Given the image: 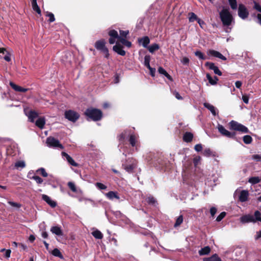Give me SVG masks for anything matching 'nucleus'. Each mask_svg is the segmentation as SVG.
I'll return each mask as SVG.
<instances>
[{
    "mask_svg": "<svg viewBox=\"0 0 261 261\" xmlns=\"http://www.w3.org/2000/svg\"><path fill=\"white\" fill-rule=\"evenodd\" d=\"M220 18L224 26L228 27L233 21V18L228 9L223 8L219 13Z\"/></svg>",
    "mask_w": 261,
    "mask_h": 261,
    "instance_id": "nucleus-1",
    "label": "nucleus"
},
{
    "mask_svg": "<svg viewBox=\"0 0 261 261\" xmlns=\"http://www.w3.org/2000/svg\"><path fill=\"white\" fill-rule=\"evenodd\" d=\"M85 114L94 121L100 120L102 117V113L100 110L93 108L87 109L85 112Z\"/></svg>",
    "mask_w": 261,
    "mask_h": 261,
    "instance_id": "nucleus-2",
    "label": "nucleus"
},
{
    "mask_svg": "<svg viewBox=\"0 0 261 261\" xmlns=\"http://www.w3.org/2000/svg\"><path fill=\"white\" fill-rule=\"evenodd\" d=\"M106 41L104 39H100L95 43L94 47L98 50L101 51L106 58L109 57V50L106 46Z\"/></svg>",
    "mask_w": 261,
    "mask_h": 261,
    "instance_id": "nucleus-3",
    "label": "nucleus"
},
{
    "mask_svg": "<svg viewBox=\"0 0 261 261\" xmlns=\"http://www.w3.org/2000/svg\"><path fill=\"white\" fill-rule=\"evenodd\" d=\"M230 128L237 131H240L244 133H248L249 130L245 126L238 123L237 121L232 120L229 122Z\"/></svg>",
    "mask_w": 261,
    "mask_h": 261,
    "instance_id": "nucleus-4",
    "label": "nucleus"
},
{
    "mask_svg": "<svg viewBox=\"0 0 261 261\" xmlns=\"http://www.w3.org/2000/svg\"><path fill=\"white\" fill-rule=\"evenodd\" d=\"M126 162H128L129 164H127L126 163H124L122 164V167L128 173H132L133 172L134 169L136 167V162L133 158H129L126 160Z\"/></svg>",
    "mask_w": 261,
    "mask_h": 261,
    "instance_id": "nucleus-5",
    "label": "nucleus"
},
{
    "mask_svg": "<svg viewBox=\"0 0 261 261\" xmlns=\"http://www.w3.org/2000/svg\"><path fill=\"white\" fill-rule=\"evenodd\" d=\"M217 128L220 133L227 138L234 139L236 137V133L234 132H230L227 129H226L221 124H218L217 126Z\"/></svg>",
    "mask_w": 261,
    "mask_h": 261,
    "instance_id": "nucleus-6",
    "label": "nucleus"
},
{
    "mask_svg": "<svg viewBox=\"0 0 261 261\" xmlns=\"http://www.w3.org/2000/svg\"><path fill=\"white\" fill-rule=\"evenodd\" d=\"M65 117L72 122H75L80 117V115L72 110L66 111L65 112Z\"/></svg>",
    "mask_w": 261,
    "mask_h": 261,
    "instance_id": "nucleus-7",
    "label": "nucleus"
},
{
    "mask_svg": "<svg viewBox=\"0 0 261 261\" xmlns=\"http://www.w3.org/2000/svg\"><path fill=\"white\" fill-rule=\"evenodd\" d=\"M46 143L49 147H59L61 149H63L64 148L63 146L60 143L59 141L54 137H48L46 139Z\"/></svg>",
    "mask_w": 261,
    "mask_h": 261,
    "instance_id": "nucleus-8",
    "label": "nucleus"
},
{
    "mask_svg": "<svg viewBox=\"0 0 261 261\" xmlns=\"http://www.w3.org/2000/svg\"><path fill=\"white\" fill-rule=\"evenodd\" d=\"M238 15L243 19L247 18L249 15V12L246 7L242 4L239 5Z\"/></svg>",
    "mask_w": 261,
    "mask_h": 261,
    "instance_id": "nucleus-9",
    "label": "nucleus"
},
{
    "mask_svg": "<svg viewBox=\"0 0 261 261\" xmlns=\"http://www.w3.org/2000/svg\"><path fill=\"white\" fill-rule=\"evenodd\" d=\"M240 220L243 224L251 222L254 223V216L250 214L243 215L240 218Z\"/></svg>",
    "mask_w": 261,
    "mask_h": 261,
    "instance_id": "nucleus-10",
    "label": "nucleus"
},
{
    "mask_svg": "<svg viewBox=\"0 0 261 261\" xmlns=\"http://www.w3.org/2000/svg\"><path fill=\"white\" fill-rule=\"evenodd\" d=\"M207 54L208 55H211L212 56H214L216 58H218L222 60H226V58L222 55L220 53H219L218 51L215 50H209L207 52Z\"/></svg>",
    "mask_w": 261,
    "mask_h": 261,
    "instance_id": "nucleus-11",
    "label": "nucleus"
},
{
    "mask_svg": "<svg viewBox=\"0 0 261 261\" xmlns=\"http://www.w3.org/2000/svg\"><path fill=\"white\" fill-rule=\"evenodd\" d=\"M42 199L45 201L48 205L51 207H55L57 205V203L51 199V198L47 195L43 194L42 195Z\"/></svg>",
    "mask_w": 261,
    "mask_h": 261,
    "instance_id": "nucleus-12",
    "label": "nucleus"
},
{
    "mask_svg": "<svg viewBox=\"0 0 261 261\" xmlns=\"http://www.w3.org/2000/svg\"><path fill=\"white\" fill-rule=\"evenodd\" d=\"M249 193L247 190H242L240 192V194L239 197L240 201L243 202L247 201L248 199Z\"/></svg>",
    "mask_w": 261,
    "mask_h": 261,
    "instance_id": "nucleus-13",
    "label": "nucleus"
},
{
    "mask_svg": "<svg viewBox=\"0 0 261 261\" xmlns=\"http://www.w3.org/2000/svg\"><path fill=\"white\" fill-rule=\"evenodd\" d=\"M62 154L63 156L65 157L67 162L70 164L71 165L74 166V167H77L78 164L76 163L74 160L67 153L65 152H62Z\"/></svg>",
    "mask_w": 261,
    "mask_h": 261,
    "instance_id": "nucleus-14",
    "label": "nucleus"
},
{
    "mask_svg": "<svg viewBox=\"0 0 261 261\" xmlns=\"http://www.w3.org/2000/svg\"><path fill=\"white\" fill-rule=\"evenodd\" d=\"M50 231L53 233L58 236H63V231L61 227L58 226H53L50 228Z\"/></svg>",
    "mask_w": 261,
    "mask_h": 261,
    "instance_id": "nucleus-15",
    "label": "nucleus"
},
{
    "mask_svg": "<svg viewBox=\"0 0 261 261\" xmlns=\"http://www.w3.org/2000/svg\"><path fill=\"white\" fill-rule=\"evenodd\" d=\"M113 50L121 56H124L125 51L122 49V46L120 45L116 44L113 47Z\"/></svg>",
    "mask_w": 261,
    "mask_h": 261,
    "instance_id": "nucleus-16",
    "label": "nucleus"
},
{
    "mask_svg": "<svg viewBox=\"0 0 261 261\" xmlns=\"http://www.w3.org/2000/svg\"><path fill=\"white\" fill-rule=\"evenodd\" d=\"M26 115L28 116L29 120L31 122H34L35 119L38 117V114L34 111H30L27 114H26Z\"/></svg>",
    "mask_w": 261,
    "mask_h": 261,
    "instance_id": "nucleus-17",
    "label": "nucleus"
},
{
    "mask_svg": "<svg viewBox=\"0 0 261 261\" xmlns=\"http://www.w3.org/2000/svg\"><path fill=\"white\" fill-rule=\"evenodd\" d=\"M10 85L16 91L25 92L28 90V89L24 88L19 86L16 85L12 82L10 83Z\"/></svg>",
    "mask_w": 261,
    "mask_h": 261,
    "instance_id": "nucleus-18",
    "label": "nucleus"
},
{
    "mask_svg": "<svg viewBox=\"0 0 261 261\" xmlns=\"http://www.w3.org/2000/svg\"><path fill=\"white\" fill-rule=\"evenodd\" d=\"M193 139V135L190 132H186L183 136V141L187 143L191 142Z\"/></svg>",
    "mask_w": 261,
    "mask_h": 261,
    "instance_id": "nucleus-19",
    "label": "nucleus"
},
{
    "mask_svg": "<svg viewBox=\"0 0 261 261\" xmlns=\"http://www.w3.org/2000/svg\"><path fill=\"white\" fill-rule=\"evenodd\" d=\"M106 196L110 200H113L114 198L119 199V197L118 195V193L116 192L110 191L108 193L105 194Z\"/></svg>",
    "mask_w": 261,
    "mask_h": 261,
    "instance_id": "nucleus-20",
    "label": "nucleus"
},
{
    "mask_svg": "<svg viewBox=\"0 0 261 261\" xmlns=\"http://www.w3.org/2000/svg\"><path fill=\"white\" fill-rule=\"evenodd\" d=\"M138 41L140 43L142 44L144 47L147 48L148 47V45L150 42V40L148 37H143V38L139 39Z\"/></svg>",
    "mask_w": 261,
    "mask_h": 261,
    "instance_id": "nucleus-21",
    "label": "nucleus"
},
{
    "mask_svg": "<svg viewBox=\"0 0 261 261\" xmlns=\"http://www.w3.org/2000/svg\"><path fill=\"white\" fill-rule=\"evenodd\" d=\"M45 124V119L43 117L38 118L35 122L36 125L41 129H42L44 127Z\"/></svg>",
    "mask_w": 261,
    "mask_h": 261,
    "instance_id": "nucleus-22",
    "label": "nucleus"
},
{
    "mask_svg": "<svg viewBox=\"0 0 261 261\" xmlns=\"http://www.w3.org/2000/svg\"><path fill=\"white\" fill-rule=\"evenodd\" d=\"M206 76L211 85H215L217 84L218 81V78L217 76H215L214 78H213L209 73H207Z\"/></svg>",
    "mask_w": 261,
    "mask_h": 261,
    "instance_id": "nucleus-23",
    "label": "nucleus"
},
{
    "mask_svg": "<svg viewBox=\"0 0 261 261\" xmlns=\"http://www.w3.org/2000/svg\"><path fill=\"white\" fill-rule=\"evenodd\" d=\"M211 251V248L209 246H206L199 250L198 253L200 255H204L208 254Z\"/></svg>",
    "mask_w": 261,
    "mask_h": 261,
    "instance_id": "nucleus-24",
    "label": "nucleus"
},
{
    "mask_svg": "<svg viewBox=\"0 0 261 261\" xmlns=\"http://www.w3.org/2000/svg\"><path fill=\"white\" fill-rule=\"evenodd\" d=\"M32 6L34 11H36L38 14H41V10L37 3V0H32Z\"/></svg>",
    "mask_w": 261,
    "mask_h": 261,
    "instance_id": "nucleus-25",
    "label": "nucleus"
},
{
    "mask_svg": "<svg viewBox=\"0 0 261 261\" xmlns=\"http://www.w3.org/2000/svg\"><path fill=\"white\" fill-rule=\"evenodd\" d=\"M158 72L161 74L164 75L168 80L172 81V77L167 72V71L162 67L158 68Z\"/></svg>",
    "mask_w": 261,
    "mask_h": 261,
    "instance_id": "nucleus-26",
    "label": "nucleus"
},
{
    "mask_svg": "<svg viewBox=\"0 0 261 261\" xmlns=\"http://www.w3.org/2000/svg\"><path fill=\"white\" fill-rule=\"evenodd\" d=\"M137 136L134 134H132L129 136V142L130 145L134 147L136 145Z\"/></svg>",
    "mask_w": 261,
    "mask_h": 261,
    "instance_id": "nucleus-27",
    "label": "nucleus"
},
{
    "mask_svg": "<svg viewBox=\"0 0 261 261\" xmlns=\"http://www.w3.org/2000/svg\"><path fill=\"white\" fill-rule=\"evenodd\" d=\"M204 106L205 108L210 110L214 116L216 115L217 114L216 112L215 108L213 105L205 102L204 103Z\"/></svg>",
    "mask_w": 261,
    "mask_h": 261,
    "instance_id": "nucleus-28",
    "label": "nucleus"
},
{
    "mask_svg": "<svg viewBox=\"0 0 261 261\" xmlns=\"http://www.w3.org/2000/svg\"><path fill=\"white\" fill-rule=\"evenodd\" d=\"M147 48L150 53H153L155 50L160 48V46L156 43H154L149 46Z\"/></svg>",
    "mask_w": 261,
    "mask_h": 261,
    "instance_id": "nucleus-29",
    "label": "nucleus"
},
{
    "mask_svg": "<svg viewBox=\"0 0 261 261\" xmlns=\"http://www.w3.org/2000/svg\"><path fill=\"white\" fill-rule=\"evenodd\" d=\"M93 236L97 239H101L103 238L102 233L98 230H96L92 232Z\"/></svg>",
    "mask_w": 261,
    "mask_h": 261,
    "instance_id": "nucleus-30",
    "label": "nucleus"
},
{
    "mask_svg": "<svg viewBox=\"0 0 261 261\" xmlns=\"http://www.w3.org/2000/svg\"><path fill=\"white\" fill-rule=\"evenodd\" d=\"M52 254L54 256L58 257L61 259L64 258L61 252L58 248H55L52 251Z\"/></svg>",
    "mask_w": 261,
    "mask_h": 261,
    "instance_id": "nucleus-31",
    "label": "nucleus"
},
{
    "mask_svg": "<svg viewBox=\"0 0 261 261\" xmlns=\"http://www.w3.org/2000/svg\"><path fill=\"white\" fill-rule=\"evenodd\" d=\"M119 40L122 44L125 45L127 47H130L132 46V43L123 37H121Z\"/></svg>",
    "mask_w": 261,
    "mask_h": 261,
    "instance_id": "nucleus-32",
    "label": "nucleus"
},
{
    "mask_svg": "<svg viewBox=\"0 0 261 261\" xmlns=\"http://www.w3.org/2000/svg\"><path fill=\"white\" fill-rule=\"evenodd\" d=\"M108 34L110 37L117 38L118 40H119L120 38L121 37L118 35L117 32L114 30H110Z\"/></svg>",
    "mask_w": 261,
    "mask_h": 261,
    "instance_id": "nucleus-33",
    "label": "nucleus"
},
{
    "mask_svg": "<svg viewBox=\"0 0 261 261\" xmlns=\"http://www.w3.org/2000/svg\"><path fill=\"white\" fill-rule=\"evenodd\" d=\"M150 56L149 55H146L144 57V65L148 68H150Z\"/></svg>",
    "mask_w": 261,
    "mask_h": 261,
    "instance_id": "nucleus-34",
    "label": "nucleus"
},
{
    "mask_svg": "<svg viewBox=\"0 0 261 261\" xmlns=\"http://www.w3.org/2000/svg\"><path fill=\"white\" fill-rule=\"evenodd\" d=\"M254 223L256 221L261 222V213L258 211H256L254 212Z\"/></svg>",
    "mask_w": 261,
    "mask_h": 261,
    "instance_id": "nucleus-35",
    "label": "nucleus"
},
{
    "mask_svg": "<svg viewBox=\"0 0 261 261\" xmlns=\"http://www.w3.org/2000/svg\"><path fill=\"white\" fill-rule=\"evenodd\" d=\"M36 172L41 174L43 177H46L48 176V174L44 168H40L36 170Z\"/></svg>",
    "mask_w": 261,
    "mask_h": 261,
    "instance_id": "nucleus-36",
    "label": "nucleus"
},
{
    "mask_svg": "<svg viewBox=\"0 0 261 261\" xmlns=\"http://www.w3.org/2000/svg\"><path fill=\"white\" fill-rule=\"evenodd\" d=\"M45 16L49 18L48 21L49 22H53L55 21V18L53 13L51 12H46Z\"/></svg>",
    "mask_w": 261,
    "mask_h": 261,
    "instance_id": "nucleus-37",
    "label": "nucleus"
},
{
    "mask_svg": "<svg viewBox=\"0 0 261 261\" xmlns=\"http://www.w3.org/2000/svg\"><path fill=\"white\" fill-rule=\"evenodd\" d=\"M183 222V216L182 215H180L176 220V222L174 225V227H178Z\"/></svg>",
    "mask_w": 261,
    "mask_h": 261,
    "instance_id": "nucleus-38",
    "label": "nucleus"
},
{
    "mask_svg": "<svg viewBox=\"0 0 261 261\" xmlns=\"http://www.w3.org/2000/svg\"><path fill=\"white\" fill-rule=\"evenodd\" d=\"M30 178L35 180L38 184H41L43 181V179L37 175H34Z\"/></svg>",
    "mask_w": 261,
    "mask_h": 261,
    "instance_id": "nucleus-39",
    "label": "nucleus"
},
{
    "mask_svg": "<svg viewBox=\"0 0 261 261\" xmlns=\"http://www.w3.org/2000/svg\"><path fill=\"white\" fill-rule=\"evenodd\" d=\"M146 201L148 204L151 205H155L157 203V201L155 200V199L152 196L148 197V198H147Z\"/></svg>",
    "mask_w": 261,
    "mask_h": 261,
    "instance_id": "nucleus-40",
    "label": "nucleus"
},
{
    "mask_svg": "<svg viewBox=\"0 0 261 261\" xmlns=\"http://www.w3.org/2000/svg\"><path fill=\"white\" fill-rule=\"evenodd\" d=\"M243 141L245 144H249L252 141V139L250 136L246 135L243 137Z\"/></svg>",
    "mask_w": 261,
    "mask_h": 261,
    "instance_id": "nucleus-41",
    "label": "nucleus"
},
{
    "mask_svg": "<svg viewBox=\"0 0 261 261\" xmlns=\"http://www.w3.org/2000/svg\"><path fill=\"white\" fill-rule=\"evenodd\" d=\"M260 179L258 177H252L250 178L248 181L252 184H256L260 181Z\"/></svg>",
    "mask_w": 261,
    "mask_h": 261,
    "instance_id": "nucleus-42",
    "label": "nucleus"
},
{
    "mask_svg": "<svg viewBox=\"0 0 261 261\" xmlns=\"http://www.w3.org/2000/svg\"><path fill=\"white\" fill-rule=\"evenodd\" d=\"M229 4L232 10H236L237 8V3L236 0H228Z\"/></svg>",
    "mask_w": 261,
    "mask_h": 261,
    "instance_id": "nucleus-43",
    "label": "nucleus"
},
{
    "mask_svg": "<svg viewBox=\"0 0 261 261\" xmlns=\"http://www.w3.org/2000/svg\"><path fill=\"white\" fill-rule=\"evenodd\" d=\"M195 55L201 60H205L206 59L203 54L199 50L195 52Z\"/></svg>",
    "mask_w": 261,
    "mask_h": 261,
    "instance_id": "nucleus-44",
    "label": "nucleus"
},
{
    "mask_svg": "<svg viewBox=\"0 0 261 261\" xmlns=\"http://www.w3.org/2000/svg\"><path fill=\"white\" fill-rule=\"evenodd\" d=\"M189 15H190L189 18L190 22H193L195 20H197V19H198V18L194 13L191 12L189 14Z\"/></svg>",
    "mask_w": 261,
    "mask_h": 261,
    "instance_id": "nucleus-45",
    "label": "nucleus"
},
{
    "mask_svg": "<svg viewBox=\"0 0 261 261\" xmlns=\"http://www.w3.org/2000/svg\"><path fill=\"white\" fill-rule=\"evenodd\" d=\"M67 185L69 187V188L73 192H76V188L74 184V182L72 181H69L68 182Z\"/></svg>",
    "mask_w": 261,
    "mask_h": 261,
    "instance_id": "nucleus-46",
    "label": "nucleus"
},
{
    "mask_svg": "<svg viewBox=\"0 0 261 261\" xmlns=\"http://www.w3.org/2000/svg\"><path fill=\"white\" fill-rule=\"evenodd\" d=\"M202 153L203 155L208 157L212 154V152L210 148H206L203 150Z\"/></svg>",
    "mask_w": 261,
    "mask_h": 261,
    "instance_id": "nucleus-47",
    "label": "nucleus"
},
{
    "mask_svg": "<svg viewBox=\"0 0 261 261\" xmlns=\"http://www.w3.org/2000/svg\"><path fill=\"white\" fill-rule=\"evenodd\" d=\"M15 166L17 168L20 167L21 168H23L25 167V164L24 161H18V162H16L15 163Z\"/></svg>",
    "mask_w": 261,
    "mask_h": 261,
    "instance_id": "nucleus-48",
    "label": "nucleus"
},
{
    "mask_svg": "<svg viewBox=\"0 0 261 261\" xmlns=\"http://www.w3.org/2000/svg\"><path fill=\"white\" fill-rule=\"evenodd\" d=\"M226 213L225 212H223L221 213L217 217L216 221L218 222L221 221L226 216Z\"/></svg>",
    "mask_w": 261,
    "mask_h": 261,
    "instance_id": "nucleus-49",
    "label": "nucleus"
},
{
    "mask_svg": "<svg viewBox=\"0 0 261 261\" xmlns=\"http://www.w3.org/2000/svg\"><path fill=\"white\" fill-rule=\"evenodd\" d=\"M11 206H13V207H16L17 208H19L21 207V204L20 203H17V202H13V201H8V202Z\"/></svg>",
    "mask_w": 261,
    "mask_h": 261,
    "instance_id": "nucleus-50",
    "label": "nucleus"
},
{
    "mask_svg": "<svg viewBox=\"0 0 261 261\" xmlns=\"http://www.w3.org/2000/svg\"><path fill=\"white\" fill-rule=\"evenodd\" d=\"M95 185L100 190H106L107 188L106 185L100 182H96Z\"/></svg>",
    "mask_w": 261,
    "mask_h": 261,
    "instance_id": "nucleus-51",
    "label": "nucleus"
},
{
    "mask_svg": "<svg viewBox=\"0 0 261 261\" xmlns=\"http://www.w3.org/2000/svg\"><path fill=\"white\" fill-rule=\"evenodd\" d=\"M211 261H222L221 259L217 254H215L211 256Z\"/></svg>",
    "mask_w": 261,
    "mask_h": 261,
    "instance_id": "nucleus-52",
    "label": "nucleus"
},
{
    "mask_svg": "<svg viewBox=\"0 0 261 261\" xmlns=\"http://www.w3.org/2000/svg\"><path fill=\"white\" fill-rule=\"evenodd\" d=\"M205 66H207L210 69L214 70L216 67H217L216 66H215V64L212 62H206L205 63Z\"/></svg>",
    "mask_w": 261,
    "mask_h": 261,
    "instance_id": "nucleus-53",
    "label": "nucleus"
},
{
    "mask_svg": "<svg viewBox=\"0 0 261 261\" xmlns=\"http://www.w3.org/2000/svg\"><path fill=\"white\" fill-rule=\"evenodd\" d=\"M128 31L120 30L119 37H121L125 38L126 37V36L128 35Z\"/></svg>",
    "mask_w": 261,
    "mask_h": 261,
    "instance_id": "nucleus-54",
    "label": "nucleus"
},
{
    "mask_svg": "<svg viewBox=\"0 0 261 261\" xmlns=\"http://www.w3.org/2000/svg\"><path fill=\"white\" fill-rule=\"evenodd\" d=\"M201 158L199 156H196L193 159V163L195 166H196L199 163Z\"/></svg>",
    "mask_w": 261,
    "mask_h": 261,
    "instance_id": "nucleus-55",
    "label": "nucleus"
},
{
    "mask_svg": "<svg viewBox=\"0 0 261 261\" xmlns=\"http://www.w3.org/2000/svg\"><path fill=\"white\" fill-rule=\"evenodd\" d=\"M194 149L196 151L198 152L201 151L202 149V145L201 144H196L194 147Z\"/></svg>",
    "mask_w": 261,
    "mask_h": 261,
    "instance_id": "nucleus-56",
    "label": "nucleus"
},
{
    "mask_svg": "<svg viewBox=\"0 0 261 261\" xmlns=\"http://www.w3.org/2000/svg\"><path fill=\"white\" fill-rule=\"evenodd\" d=\"M197 22L198 23V24H199L200 27L203 29L205 25V23L204 22V21H203L202 20H201L200 18H198V19H197Z\"/></svg>",
    "mask_w": 261,
    "mask_h": 261,
    "instance_id": "nucleus-57",
    "label": "nucleus"
},
{
    "mask_svg": "<svg viewBox=\"0 0 261 261\" xmlns=\"http://www.w3.org/2000/svg\"><path fill=\"white\" fill-rule=\"evenodd\" d=\"M254 8L256 9L257 11L261 12V6L255 2H254Z\"/></svg>",
    "mask_w": 261,
    "mask_h": 261,
    "instance_id": "nucleus-58",
    "label": "nucleus"
},
{
    "mask_svg": "<svg viewBox=\"0 0 261 261\" xmlns=\"http://www.w3.org/2000/svg\"><path fill=\"white\" fill-rule=\"evenodd\" d=\"M242 100H243L244 102L246 104L248 103L249 102V96L247 95H243L242 96Z\"/></svg>",
    "mask_w": 261,
    "mask_h": 261,
    "instance_id": "nucleus-59",
    "label": "nucleus"
},
{
    "mask_svg": "<svg viewBox=\"0 0 261 261\" xmlns=\"http://www.w3.org/2000/svg\"><path fill=\"white\" fill-rule=\"evenodd\" d=\"M252 159L256 161H261V155L258 154H254L252 155Z\"/></svg>",
    "mask_w": 261,
    "mask_h": 261,
    "instance_id": "nucleus-60",
    "label": "nucleus"
},
{
    "mask_svg": "<svg viewBox=\"0 0 261 261\" xmlns=\"http://www.w3.org/2000/svg\"><path fill=\"white\" fill-rule=\"evenodd\" d=\"M217 212V208L215 207H212L210 209V213L212 217L214 216Z\"/></svg>",
    "mask_w": 261,
    "mask_h": 261,
    "instance_id": "nucleus-61",
    "label": "nucleus"
},
{
    "mask_svg": "<svg viewBox=\"0 0 261 261\" xmlns=\"http://www.w3.org/2000/svg\"><path fill=\"white\" fill-rule=\"evenodd\" d=\"M189 59L187 57H184L181 61V63L184 65H188L189 63Z\"/></svg>",
    "mask_w": 261,
    "mask_h": 261,
    "instance_id": "nucleus-62",
    "label": "nucleus"
},
{
    "mask_svg": "<svg viewBox=\"0 0 261 261\" xmlns=\"http://www.w3.org/2000/svg\"><path fill=\"white\" fill-rule=\"evenodd\" d=\"M213 71L216 74H217L220 76L222 75L221 71L219 69L217 66L215 69H214Z\"/></svg>",
    "mask_w": 261,
    "mask_h": 261,
    "instance_id": "nucleus-63",
    "label": "nucleus"
},
{
    "mask_svg": "<svg viewBox=\"0 0 261 261\" xmlns=\"http://www.w3.org/2000/svg\"><path fill=\"white\" fill-rule=\"evenodd\" d=\"M150 71V74L152 76H155V69L154 68L150 67V68L148 69Z\"/></svg>",
    "mask_w": 261,
    "mask_h": 261,
    "instance_id": "nucleus-64",
    "label": "nucleus"
}]
</instances>
